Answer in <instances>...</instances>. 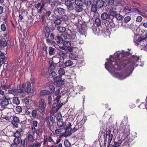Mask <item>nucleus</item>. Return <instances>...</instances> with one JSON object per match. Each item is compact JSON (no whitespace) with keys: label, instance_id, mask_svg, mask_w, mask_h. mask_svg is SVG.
<instances>
[{"label":"nucleus","instance_id":"nucleus-18","mask_svg":"<svg viewBox=\"0 0 147 147\" xmlns=\"http://www.w3.org/2000/svg\"><path fill=\"white\" fill-rule=\"evenodd\" d=\"M26 84L27 87L26 86V92L28 93H31L32 90V89L31 84L30 82H27Z\"/></svg>","mask_w":147,"mask_h":147},{"label":"nucleus","instance_id":"nucleus-44","mask_svg":"<svg viewBox=\"0 0 147 147\" xmlns=\"http://www.w3.org/2000/svg\"><path fill=\"white\" fill-rule=\"evenodd\" d=\"M20 138H15L13 140L14 143L17 145L19 144L20 142Z\"/></svg>","mask_w":147,"mask_h":147},{"label":"nucleus","instance_id":"nucleus-9","mask_svg":"<svg viewBox=\"0 0 147 147\" xmlns=\"http://www.w3.org/2000/svg\"><path fill=\"white\" fill-rule=\"evenodd\" d=\"M62 106V105H57L54 103L50 112L51 115L54 116L55 113L58 111Z\"/></svg>","mask_w":147,"mask_h":147},{"label":"nucleus","instance_id":"nucleus-13","mask_svg":"<svg viewBox=\"0 0 147 147\" xmlns=\"http://www.w3.org/2000/svg\"><path fill=\"white\" fill-rule=\"evenodd\" d=\"M26 84L24 83L22 85L19 86V89L16 90V92L24 94L26 92Z\"/></svg>","mask_w":147,"mask_h":147},{"label":"nucleus","instance_id":"nucleus-31","mask_svg":"<svg viewBox=\"0 0 147 147\" xmlns=\"http://www.w3.org/2000/svg\"><path fill=\"white\" fill-rule=\"evenodd\" d=\"M12 102L14 104L18 105L20 104V101L18 97H14L13 98Z\"/></svg>","mask_w":147,"mask_h":147},{"label":"nucleus","instance_id":"nucleus-62","mask_svg":"<svg viewBox=\"0 0 147 147\" xmlns=\"http://www.w3.org/2000/svg\"><path fill=\"white\" fill-rule=\"evenodd\" d=\"M61 76L59 75V76H57L54 80L55 81L57 82L58 81H60V80H62Z\"/></svg>","mask_w":147,"mask_h":147},{"label":"nucleus","instance_id":"nucleus-21","mask_svg":"<svg viewBox=\"0 0 147 147\" xmlns=\"http://www.w3.org/2000/svg\"><path fill=\"white\" fill-rule=\"evenodd\" d=\"M62 22V20L60 18L58 15L56 16L54 21V23L56 25H60Z\"/></svg>","mask_w":147,"mask_h":147},{"label":"nucleus","instance_id":"nucleus-2","mask_svg":"<svg viewBox=\"0 0 147 147\" xmlns=\"http://www.w3.org/2000/svg\"><path fill=\"white\" fill-rule=\"evenodd\" d=\"M105 2L102 0H93L92 3V12L94 13L95 14L97 13H96L97 11V8H101L104 5Z\"/></svg>","mask_w":147,"mask_h":147},{"label":"nucleus","instance_id":"nucleus-17","mask_svg":"<svg viewBox=\"0 0 147 147\" xmlns=\"http://www.w3.org/2000/svg\"><path fill=\"white\" fill-rule=\"evenodd\" d=\"M131 137H132L131 136V137L129 136V137H125L124 139L123 140L122 142H123V144L124 145H129V143L133 141V139Z\"/></svg>","mask_w":147,"mask_h":147},{"label":"nucleus","instance_id":"nucleus-41","mask_svg":"<svg viewBox=\"0 0 147 147\" xmlns=\"http://www.w3.org/2000/svg\"><path fill=\"white\" fill-rule=\"evenodd\" d=\"M64 83V81L62 80L58 81L56 82V84L57 86L60 87L61 86L63 85Z\"/></svg>","mask_w":147,"mask_h":147},{"label":"nucleus","instance_id":"nucleus-34","mask_svg":"<svg viewBox=\"0 0 147 147\" xmlns=\"http://www.w3.org/2000/svg\"><path fill=\"white\" fill-rule=\"evenodd\" d=\"M73 64V62L70 60H68L66 61L64 63L65 67H68L71 66Z\"/></svg>","mask_w":147,"mask_h":147},{"label":"nucleus","instance_id":"nucleus-4","mask_svg":"<svg viewBox=\"0 0 147 147\" xmlns=\"http://www.w3.org/2000/svg\"><path fill=\"white\" fill-rule=\"evenodd\" d=\"M119 129L120 131L123 130L122 131L123 137H128L127 136L129 134L130 128L129 127L128 125L125 126L123 123H121Z\"/></svg>","mask_w":147,"mask_h":147},{"label":"nucleus","instance_id":"nucleus-8","mask_svg":"<svg viewBox=\"0 0 147 147\" xmlns=\"http://www.w3.org/2000/svg\"><path fill=\"white\" fill-rule=\"evenodd\" d=\"M61 37L59 36H57V39H55L56 42L58 44L63 43V45L65 47H69L71 46V43L69 41H64L63 40H61Z\"/></svg>","mask_w":147,"mask_h":147},{"label":"nucleus","instance_id":"nucleus-35","mask_svg":"<svg viewBox=\"0 0 147 147\" xmlns=\"http://www.w3.org/2000/svg\"><path fill=\"white\" fill-rule=\"evenodd\" d=\"M122 142L121 139H119L118 142H115L113 145L114 147H118Z\"/></svg>","mask_w":147,"mask_h":147},{"label":"nucleus","instance_id":"nucleus-54","mask_svg":"<svg viewBox=\"0 0 147 147\" xmlns=\"http://www.w3.org/2000/svg\"><path fill=\"white\" fill-rule=\"evenodd\" d=\"M39 3L41 4L40 7L43 8L44 7L45 5L46 4V2H45L44 0H41Z\"/></svg>","mask_w":147,"mask_h":147},{"label":"nucleus","instance_id":"nucleus-53","mask_svg":"<svg viewBox=\"0 0 147 147\" xmlns=\"http://www.w3.org/2000/svg\"><path fill=\"white\" fill-rule=\"evenodd\" d=\"M55 35H54V34L53 33H51V34H50L49 35V37L51 39V40H55V41L56 42V40H55L56 39H57V38H55Z\"/></svg>","mask_w":147,"mask_h":147},{"label":"nucleus","instance_id":"nucleus-38","mask_svg":"<svg viewBox=\"0 0 147 147\" xmlns=\"http://www.w3.org/2000/svg\"><path fill=\"white\" fill-rule=\"evenodd\" d=\"M32 116L34 118H36L38 116V113L37 111L36 110H33L32 112Z\"/></svg>","mask_w":147,"mask_h":147},{"label":"nucleus","instance_id":"nucleus-20","mask_svg":"<svg viewBox=\"0 0 147 147\" xmlns=\"http://www.w3.org/2000/svg\"><path fill=\"white\" fill-rule=\"evenodd\" d=\"M108 12H103L102 13L101 15V18L103 20H106L107 19H110L112 20L113 18H111L110 17L109 13H107Z\"/></svg>","mask_w":147,"mask_h":147},{"label":"nucleus","instance_id":"nucleus-52","mask_svg":"<svg viewBox=\"0 0 147 147\" xmlns=\"http://www.w3.org/2000/svg\"><path fill=\"white\" fill-rule=\"evenodd\" d=\"M6 60V57H5L4 54L0 57V61H2V62L5 63Z\"/></svg>","mask_w":147,"mask_h":147},{"label":"nucleus","instance_id":"nucleus-23","mask_svg":"<svg viewBox=\"0 0 147 147\" xmlns=\"http://www.w3.org/2000/svg\"><path fill=\"white\" fill-rule=\"evenodd\" d=\"M57 125L59 127H62L63 128H66V124L65 122H63V119H61L58 120L57 122Z\"/></svg>","mask_w":147,"mask_h":147},{"label":"nucleus","instance_id":"nucleus-40","mask_svg":"<svg viewBox=\"0 0 147 147\" xmlns=\"http://www.w3.org/2000/svg\"><path fill=\"white\" fill-rule=\"evenodd\" d=\"M69 57L70 59L72 60H74L76 58L77 56L74 53H71L69 54Z\"/></svg>","mask_w":147,"mask_h":147},{"label":"nucleus","instance_id":"nucleus-7","mask_svg":"<svg viewBox=\"0 0 147 147\" xmlns=\"http://www.w3.org/2000/svg\"><path fill=\"white\" fill-rule=\"evenodd\" d=\"M147 40V34L144 36V37H140L136 41V42L137 45H140L142 46H145L146 44Z\"/></svg>","mask_w":147,"mask_h":147},{"label":"nucleus","instance_id":"nucleus-36","mask_svg":"<svg viewBox=\"0 0 147 147\" xmlns=\"http://www.w3.org/2000/svg\"><path fill=\"white\" fill-rule=\"evenodd\" d=\"M57 54L59 56L61 57H63L65 56L66 55L65 52L62 50L59 51Z\"/></svg>","mask_w":147,"mask_h":147},{"label":"nucleus","instance_id":"nucleus-6","mask_svg":"<svg viewBox=\"0 0 147 147\" xmlns=\"http://www.w3.org/2000/svg\"><path fill=\"white\" fill-rule=\"evenodd\" d=\"M75 4L76 5L75 7V10L77 12H80L82 11L83 9L82 6L84 3L81 0H75Z\"/></svg>","mask_w":147,"mask_h":147},{"label":"nucleus","instance_id":"nucleus-29","mask_svg":"<svg viewBox=\"0 0 147 147\" xmlns=\"http://www.w3.org/2000/svg\"><path fill=\"white\" fill-rule=\"evenodd\" d=\"M12 85L11 83H10L9 85H3L1 84V86L3 90H7V89L11 88V86Z\"/></svg>","mask_w":147,"mask_h":147},{"label":"nucleus","instance_id":"nucleus-59","mask_svg":"<svg viewBox=\"0 0 147 147\" xmlns=\"http://www.w3.org/2000/svg\"><path fill=\"white\" fill-rule=\"evenodd\" d=\"M38 122L37 121L34 120L32 123L31 126L37 127L38 126Z\"/></svg>","mask_w":147,"mask_h":147},{"label":"nucleus","instance_id":"nucleus-12","mask_svg":"<svg viewBox=\"0 0 147 147\" xmlns=\"http://www.w3.org/2000/svg\"><path fill=\"white\" fill-rule=\"evenodd\" d=\"M20 123L19 118L16 116H14L13 117V120L11 123L14 126L16 127H18V125Z\"/></svg>","mask_w":147,"mask_h":147},{"label":"nucleus","instance_id":"nucleus-61","mask_svg":"<svg viewBox=\"0 0 147 147\" xmlns=\"http://www.w3.org/2000/svg\"><path fill=\"white\" fill-rule=\"evenodd\" d=\"M22 101L24 104H27L29 103V99L26 98H24L22 99Z\"/></svg>","mask_w":147,"mask_h":147},{"label":"nucleus","instance_id":"nucleus-27","mask_svg":"<svg viewBox=\"0 0 147 147\" xmlns=\"http://www.w3.org/2000/svg\"><path fill=\"white\" fill-rule=\"evenodd\" d=\"M46 32L45 36L46 38H48L50 34L51 30L50 28L48 26H46L45 28Z\"/></svg>","mask_w":147,"mask_h":147},{"label":"nucleus","instance_id":"nucleus-45","mask_svg":"<svg viewBox=\"0 0 147 147\" xmlns=\"http://www.w3.org/2000/svg\"><path fill=\"white\" fill-rule=\"evenodd\" d=\"M58 71L59 75L60 76H62L65 73V70L63 68H60Z\"/></svg>","mask_w":147,"mask_h":147},{"label":"nucleus","instance_id":"nucleus-43","mask_svg":"<svg viewBox=\"0 0 147 147\" xmlns=\"http://www.w3.org/2000/svg\"><path fill=\"white\" fill-rule=\"evenodd\" d=\"M56 98V100L57 102V105H63V104L61 103L60 104L59 100L61 97V96L60 95H57Z\"/></svg>","mask_w":147,"mask_h":147},{"label":"nucleus","instance_id":"nucleus-32","mask_svg":"<svg viewBox=\"0 0 147 147\" xmlns=\"http://www.w3.org/2000/svg\"><path fill=\"white\" fill-rule=\"evenodd\" d=\"M7 42L4 39H0V47L2 46L4 47L7 46Z\"/></svg>","mask_w":147,"mask_h":147},{"label":"nucleus","instance_id":"nucleus-37","mask_svg":"<svg viewBox=\"0 0 147 147\" xmlns=\"http://www.w3.org/2000/svg\"><path fill=\"white\" fill-rule=\"evenodd\" d=\"M52 126H52L51 127V128L52 129L51 130L52 131V132H54V131L55 132L56 134H58L62 131V130L60 129H57L56 130H55V129H52Z\"/></svg>","mask_w":147,"mask_h":147},{"label":"nucleus","instance_id":"nucleus-64","mask_svg":"<svg viewBox=\"0 0 147 147\" xmlns=\"http://www.w3.org/2000/svg\"><path fill=\"white\" fill-rule=\"evenodd\" d=\"M51 74L53 78V79H55V78L57 76V74L55 71H52L51 73Z\"/></svg>","mask_w":147,"mask_h":147},{"label":"nucleus","instance_id":"nucleus-16","mask_svg":"<svg viewBox=\"0 0 147 147\" xmlns=\"http://www.w3.org/2000/svg\"><path fill=\"white\" fill-rule=\"evenodd\" d=\"M71 125L70 126H68L67 127H66L65 128V130L66 131V132H68V133L67 134V135H70L72 133H74V132L76 131L78 129H76L75 128V127L73 129H71Z\"/></svg>","mask_w":147,"mask_h":147},{"label":"nucleus","instance_id":"nucleus-25","mask_svg":"<svg viewBox=\"0 0 147 147\" xmlns=\"http://www.w3.org/2000/svg\"><path fill=\"white\" fill-rule=\"evenodd\" d=\"M51 94L50 91L47 90H41L40 93V96H47Z\"/></svg>","mask_w":147,"mask_h":147},{"label":"nucleus","instance_id":"nucleus-1","mask_svg":"<svg viewBox=\"0 0 147 147\" xmlns=\"http://www.w3.org/2000/svg\"><path fill=\"white\" fill-rule=\"evenodd\" d=\"M127 53H116L113 57L110 59L109 61L106 63L105 67L108 69V68L112 69L115 71H120L125 68L122 71V74H123L124 77L122 79L128 77L133 71L135 65L138 61L139 57L136 55H132L130 59L128 60L125 55Z\"/></svg>","mask_w":147,"mask_h":147},{"label":"nucleus","instance_id":"nucleus-57","mask_svg":"<svg viewBox=\"0 0 147 147\" xmlns=\"http://www.w3.org/2000/svg\"><path fill=\"white\" fill-rule=\"evenodd\" d=\"M21 145L23 147H24L26 146L27 144V143L26 142H25V140H21Z\"/></svg>","mask_w":147,"mask_h":147},{"label":"nucleus","instance_id":"nucleus-28","mask_svg":"<svg viewBox=\"0 0 147 147\" xmlns=\"http://www.w3.org/2000/svg\"><path fill=\"white\" fill-rule=\"evenodd\" d=\"M100 30L97 27L92 25V32L95 34L99 35Z\"/></svg>","mask_w":147,"mask_h":147},{"label":"nucleus","instance_id":"nucleus-63","mask_svg":"<svg viewBox=\"0 0 147 147\" xmlns=\"http://www.w3.org/2000/svg\"><path fill=\"white\" fill-rule=\"evenodd\" d=\"M139 107L140 109H145L146 108V106L144 103L143 102L139 106Z\"/></svg>","mask_w":147,"mask_h":147},{"label":"nucleus","instance_id":"nucleus-46","mask_svg":"<svg viewBox=\"0 0 147 147\" xmlns=\"http://www.w3.org/2000/svg\"><path fill=\"white\" fill-rule=\"evenodd\" d=\"M114 17L117 20H121L123 18V16L121 15L120 14L118 13H117Z\"/></svg>","mask_w":147,"mask_h":147},{"label":"nucleus","instance_id":"nucleus-47","mask_svg":"<svg viewBox=\"0 0 147 147\" xmlns=\"http://www.w3.org/2000/svg\"><path fill=\"white\" fill-rule=\"evenodd\" d=\"M64 144L65 147H70L71 145V143L67 140H65L64 142Z\"/></svg>","mask_w":147,"mask_h":147},{"label":"nucleus","instance_id":"nucleus-15","mask_svg":"<svg viewBox=\"0 0 147 147\" xmlns=\"http://www.w3.org/2000/svg\"><path fill=\"white\" fill-rule=\"evenodd\" d=\"M65 5L66 6L68 11L69 12L74 9L72 3L69 0L65 2Z\"/></svg>","mask_w":147,"mask_h":147},{"label":"nucleus","instance_id":"nucleus-11","mask_svg":"<svg viewBox=\"0 0 147 147\" xmlns=\"http://www.w3.org/2000/svg\"><path fill=\"white\" fill-rule=\"evenodd\" d=\"M11 103L10 98H7L4 97L2 99L1 106L2 107H6L9 103Z\"/></svg>","mask_w":147,"mask_h":147},{"label":"nucleus","instance_id":"nucleus-19","mask_svg":"<svg viewBox=\"0 0 147 147\" xmlns=\"http://www.w3.org/2000/svg\"><path fill=\"white\" fill-rule=\"evenodd\" d=\"M85 119H83L80 122L78 123L75 126V128L77 129L78 130L80 128L83 127L84 124L85 122Z\"/></svg>","mask_w":147,"mask_h":147},{"label":"nucleus","instance_id":"nucleus-26","mask_svg":"<svg viewBox=\"0 0 147 147\" xmlns=\"http://www.w3.org/2000/svg\"><path fill=\"white\" fill-rule=\"evenodd\" d=\"M84 2L87 6L90 8V9L92 11V5L91 1L90 0H85Z\"/></svg>","mask_w":147,"mask_h":147},{"label":"nucleus","instance_id":"nucleus-56","mask_svg":"<svg viewBox=\"0 0 147 147\" xmlns=\"http://www.w3.org/2000/svg\"><path fill=\"white\" fill-rule=\"evenodd\" d=\"M1 29L2 31H5L6 29V28L5 24L3 23L1 25Z\"/></svg>","mask_w":147,"mask_h":147},{"label":"nucleus","instance_id":"nucleus-42","mask_svg":"<svg viewBox=\"0 0 147 147\" xmlns=\"http://www.w3.org/2000/svg\"><path fill=\"white\" fill-rule=\"evenodd\" d=\"M58 30L61 32H64L66 31L65 28L63 26H58L57 27Z\"/></svg>","mask_w":147,"mask_h":147},{"label":"nucleus","instance_id":"nucleus-49","mask_svg":"<svg viewBox=\"0 0 147 147\" xmlns=\"http://www.w3.org/2000/svg\"><path fill=\"white\" fill-rule=\"evenodd\" d=\"M49 87L50 89L51 93L52 94L54 93L55 91V88L54 86L52 84H51L49 86Z\"/></svg>","mask_w":147,"mask_h":147},{"label":"nucleus","instance_id":"nucleus-24","mask_svg":"<svg viewBox=\"0 0 147 147\" xmlns=\"http://www.w3.org/2000/svg\"><path fill=\"white\" fill-rule=\"evenodd\" d=\"M49 67L52 69H54L56 67L57 64L54 63L53 61V58H51L49 61Z\"/></svg>","mask_w":147,"mask_h":147},{"label":"nucleus","instance_id":"nucleus-14","mask_svg":"<svg viewBox=\"0 0 147 147\" xmlns=\"http://www.w3.org/2000/svg\"><path fill=\"white\" fill-rule=\"evenodd\" d=\"M66 11L64 9L59 7L55 9L54 11V13L55 14L58 13L60 15H62L65 13Z\"/></svg>","mask_w":147,"mask_h":147},{"label":"nucleus","instance_id":"nucleus-55","mask_svg":"<svg viewBox=\"0 0 147 147\" xmlns=\"http://www.w3.org/2000/svg\"><path fill=\"white\" fill-rule=\"evenodd\" d=\"M131 19V18L130 16H127L124 18V22L125 23H127Z\"/></svg>","mask_w":147,"mask_h":147},{"label":"nucleus","instance_id":"nucleus-58","mask_svg":"<svg viewBox=\"0 0 147 147\" xmlns=\"http://www.w3.org/2000/svg\"><path fill=\"white\" fill-rule=\"evenodd\" d=\"M10 89H11V90H8V92L9 93L14 94L15 93V92H16V90H15L14 88H11Z\"/></svg>","mask_w":147,"mask_h":147},{"label":"nucleus","instance_id":"nucleus-5","mask_svg":"<svg viewBox=\"0 0 147 147\" xmlns=\"http://www.w3.org/2000/svg\"><path fill=\"white\" fill-rule=\"evenodd\" d=\"M38 110L41 113L44 114L46 110V103L43 99L39 100Z\"/></svg>","mask_w":147,"mask_h":147},{"label":"nucleus","instance_id":"nucleus-22","mask_svg":"<svg viewBox=\"0 0 147 147\" xmlns=\"http://www.w3.org/2000/svg\"><path fill=\"white\" fill-rule=\"evenodd\" d=\"M80 17L76 16V17L74 20H72L71 22L75 25H78V24L81 25V24L80 23L81 21V20H80Z\"/></svg>","mask_w":147,"mask_h":147},{"label":"nucleus","instance_id":"nucleus-48","mask_svg":"<svg viewBox=\"0 0 147 147\" xmlns=\"http://www.w3.org/2000/svg\"><path fill=\"white\" fill-rule=\"evenodd\" d=\"M61 19L63 20H64V21H67L68 19V16L66 15L65 14L62 15L61 17L60 18Z\"/></svg>","mask_w":147,"mask_h":147},{"label":"nucleus","instance_id":"nucleus-51","mask_svg":"<svg viewBox=\"0 0 147 147\" xmlns=\"http://www.w3.org/2000/svg\"><path fill=\"white\" fill-rule=\"evenodd\" d=\"M28 139L29 141L33 142L34 140L33 135L29 134L28 135Z\"/></svg>","mask_w":147,"mask_h":147},{"label":"nucleus","instance_id":"nucleus-10","mask_svg":"<svg viewBox=\"0 0 147 147\" xmlns=\"http://www.w3.org/2000/svg\"><path fill=\"white\" fill-rule=\"evenodd\" d=\"M116 8L114 7L111 9L107 8L106 10V12L109 13L110 17L111 16L114 17L117 12L116 11Z\"/></svg>","mask_w":147,"mask_h":147},{"label":"nucleus","instance_id":"nucleus-33","mask_svg":"<svg viewBox=\"0 0 147 147\" xmlns=\"http://www.w3.org/2000/svg\"><path fill=\"white\" fill-rule=\"evenodd\" d=\"M55 48L51 47H49V53L50 55H52L55 54Z\"/></svg>","mask_w":147,"mask_h":147},{"label":"nucleus","instance_id":"nucleus-3","mask_svg":"<svg viewBox=\"0 0 147 147\" xmlns=\"http://www.w3.org/2000/svg\"><path fill=\"white\" fill-rule=\"evenodd\" d=\"M106 133L104 135V140L105 143H106L107 142V139L108 141V144H110L112 140L113 134V132H112L110 129L106 131Z\"/></svg>","mask_w":147,"mask_h":147},{"label":"nucleus","instance_id":"nucleus-60","mask_svg":"<svg viewBox=\"0 0 147 147\" xmlns=\"http://www.w3.org/2000/svg\"><path fill=\"white\" fill-rule=\"evenodd\" d=\"M48 140V137L47 136H44V138L43 140V145L45 146Z\"/></svg>","mask_w":147,"mask_h":147},{"label":"nucleus","instance_id":"nucleus-39","mask_svg":"<svg viewBox=\"0 0 147 147\" xmlns=\"http://www.w3.org/2000/svg\"><path fill=\"white\" fill-rule=\"evenodd\" d=\"M13 136L15 138H20L21 136L20 132L18 131L17 130L14 133Z\"/></svg>","mask_w":147,"mask_h":147},{"label":"nucleus","instance_id":"nucleus-30","mask_svg":"<svg viewBox=\"0 0 147 147\" xmlns=\"http://www.w3.org/2000/svg\"><path fill=\"white\" fill-rule=\"evenodd\" d=\"M100 18H98L97 17L95 20L93 26H95V25H96V26H97L100 25Z\"/></svg>","mask_w":147,"mask_h":147},{"label":"nucleus","instance_id":"nucleus-50","mask_svg":"<svg viewBox=\"0 0 147 147\" xmlns=\"http://www.w3.org/2000/svg\"><path fill=\"white\" fill-rule=\"evenodd\" d=\"M131 8L130 7L126 6L124 7L123 9V11L127 12V11H131Z\"/></svg>","mask_w":147,"mask_h":147}]
</instances>
